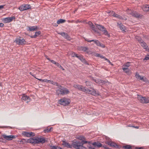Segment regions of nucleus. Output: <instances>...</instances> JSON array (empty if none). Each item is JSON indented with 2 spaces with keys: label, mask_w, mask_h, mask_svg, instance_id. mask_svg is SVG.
<instances>
[{
  "label": "nucleus",
  "mask_w": 149,
  "mask_h": 149,
  "mask_svg": "<svg viewBox=\"0 0 149 149\" xmlns=\"http://www.w3.org/2000/svg\"><path fill=\"white\" fill-rule=\"evenodd\" d=\"M51 84H52L55 85L56 86H58V83L56 82L53 81H51Z\"/></svg>",
  "instance_id": "a18cd8bd"
},
{
  "label": "nucleus",
  "mask_w": 149,
  "mask_h": 149,
  "mask_svg": "<svg viewBox=\"0 0 149 149\" xmlns=\"http://www.w3.org/2000/svg\"><path fill=\"white\" fill-rule=\"evenodd\" d=\"M69 93V91L68 89L66 88H63L62 95H66Z\"/></svg>",
  "instance_id": "5701e85b"
},
{
  "label": "nucleus",
  "mask_w": 149,
  "mask_h": 149,
  "mask_svg": "<svg viewBox=\"0 0 149 149\" xmlns=\"http://www.w3.org/2000/svg\"><path fill=\"white\" fill-rule=\"evenodd\" d=\"M142 9L144 11H149V5H146L145 6H143L142 7Z\"/></svg>",
  "instance_id": "4be33fe9"
},
{
  "label": "nucleus",
  "mask_w": 149,
  "mask_h": 149,
  "mask_svg": "<svg viewBox=\"0 0 149 149\" xmlns=\"http://www.w3.org/2000/svg\"><path fill=\"white\" fill-rule=\"evenodd\" d=\"M57 66L59 67V66H60V65L58 63L56 62V64H55Z\"/></svg>",
  "instance_id": "052dcab7"
},
{
  "label": "nucleus",
  "mask_w": 149,
  "mask_h": 149,
  "mask_svg": "<svg viewBox=\"0 0 149 149\" xmlns=\"http://www.w3.org/2000/svg\"><path fill=\"white\" fill-rule=\"evenodd\" d=\"M100 57L101 58H104V56H103L102 55H101Z\"/></svg>",
  "instance_id": "69168bd1"
},
{
  "label": "nucleus",
  "mask_w": 149,
  "mask_h": 149,
  "mask_svg": "<svg viewBox=\"0 0 149 149\" xmlns=\"http://www.w3.org/2000/svg\"><path fill=\"white\" fill-rule=\"evenodd\" d=\"M86 88V87H84L82 85H81L79 90L85 92Z\"/></svg>",
  "instance_id": "c85d7f7f"
},
{
  "label": "nucleus",
  "mask_w": 149,
  "mask_h": 149,
  "mask_svg": "<svg viewBox=\"0 0 149 149\" xmlns=\"http://www.w3.org/2000/svg\"><path fill=\"white\" fill-rule=\"evenodd\" d=\"M65 22V20L62 19H60L58 20L57 22V23L58 24H60L61 23H62Z\"/></svg>",
  "instance_id": "7c9ffc66"
},
{
  "label": "nucleus",
  "mask_w": 149,
  "mask_h": 149,
  "mask_svg": "<svg viewBox=\"0 0 149 149\" xmlns=\"http://www.w3.org/2000/svg\"><path fill=\"white\" fill-rule=\"evenodd\" d=\"M14 42L18 45H25L27 44V42L24 39L20 37L16 38Z\"/></svg>",
  "instance_id": "39448f33"
},
{
  "label": "nucleus",
  "mask_w": 149,
  "mask_h": 149,
  "mask_svg": "<svg viewBox=\"0 0 149 149\" xmlns=\"http://www.w3.org/2000/svg\"><path fill=\"white\" fill-rule=\"evenodd\" d=\"M13 18V17H8L4 19L3 20L6 23H8L12 21Z\"/></svg>",
  "instance_id": "412c9836"
},
{
  "label": "nucleus",
  "mask_w": 149,
  "mask_h": 149,
  "mask_svg": "<svg viewBox=\"0 0 149 149\" xmlns=\"http://www.w3.org/2000/svg\"><path fill=\"white\" fill-rule=\"evenodd\" d=\"M72 57H77L82 61L84 60V59H83V58L81 56H78V54L74 53V52H73L72 53Z\"/></svg>",
  "instance_id": "f3484780"
},
{
  "label": "nucleus",
  "mask_w": 149,
  "mask_h": 149,
  "mask_svg": "<svg viewBox=\"0 0 149 149\" xmlns=\"http://www.w3.org/2000/svg\"><path fill=\"white\" fill-rule=\"evenodd\" d=\"M135 149H142V147H136L135 148Z\"/></svg>",
  "instance_id": "0e129e2a"
},
{
  "label": "nucleus",
  "mask_w": 149,
  "mask_h": 149,
  "mask_svg": "<svg viewBox=\"0 0 149 149\" xmlns=\"http://www.w3.org/2000/svg\"><path fill=\"white\" fill-rule=\"evenodd\" d=\"M93 80L97 83L101 84V80L99 79H93Z\"/></svg>",
  "instance_id": "72a5a7b5"
},
{
  "label": "nucleus",
  "mask_w": 149,
  "mask_h": 149,
  "mask_svg": "<svg viewBox=\"0 0 149 149\" xmlns=\"http://www.w3.org/2000/svg\"><path fill=\"white\" fill-rule=\"evenodd\" d=\"M1 139L0 140V142L5 143L6 142V141H11L13 139L16 137V136L14 135H10L7 136L6 134H3L1 135Z\"/></svg>",
  "instance_id": "7ed1b4c3"
},
{
  "label": "nucleus",
  "mask_w": 149,
  "mask_h": 149,
  "mask_svg": "<svg viewBox=\"0 0 149 149\" xmlns=\"http://www.w3.org/2000/svg\"><path fill=\"white\" fill-rule=\"evenodd\" d=\"M59 68L63 70H64V69L62 67L61 65H60V66H59Z\"/></svg>",
  "instance_id": "6e6d98bb"
},
{
  "label": "nucleus",
  "mask_w": 149,
  "mask_h": 149,
  "mask_svg": "<svg viewBox=\"0 0 149 149\" xmlns=\"http://www.w3.org/2000/svg\"><path fill=\"white\" fill-rule=\"evenodd\" d=\"M118 25L120 30L123 31H125L126 28L125 26L121 23H117Z\"/></svg>",
  "instance_id": "dca6fc26"
},
{
  "label": "nucleus",
  "mask_w": 149,
  "mask_h": 149,
  "mask_svg": "<svg viewBox=\"0 0 149 149\" xmlns=\"http://www.w3.org/2000/svg\"><path fill=\"white\" fill-rule=\"evenodd\" d=\"M58 102L61 104L63 106H66L70 103L69 100L65 98H63L59 100Z\"/></svg>",
  "instance_id": "6e6552de"
},
{
  "label": "nucleus",
  "mask_w": 149,
  "mask_h": 149,
  "mask_svg": "<svg viewBox=\"0 0 149 149\" xmlns=\"http://www.w3.org/2000/svg\"><path fill=\"white\" fill-rule=\"evenodd\" d=\"M58 89H62V88H61L62 86H60V85H58Z\"/></svg>",
  "instance_id": "e2e57ef3"
},
{
  "label": "nucleus",
  "mask_w": 149,
  "mask_h": 149,
  "mask_svg": "<svg viewBox=\"0 0 149 149\" xmlns=\"http://www.w3.org/2000/svg\"><path fill=\"white\" fill-rule=\"evenodd\" d=\"M100 55L99 54H98V53H97L96 55H95V56H96V57H100Z\"/></svg>",
  "instance_id": "864d4df0"
},
{
  "label": "nucleus",
  "mask_w": 149,
  "mask_h": 149,
  "mask_svg": "<svg viewBox=\"0 0 149 149\" xmlns=\"http://www.w3.org/2000/svg\"><path fill=\"white\" fill-rule=\"evenodd\" d=\"M52 127H50L49 128H47V129L45 130H44V132L45 133H46L47 132H49L52 131Z\"/></svg>",
  "instance_id": "f704fd0d"
},
{
  "label": "nucleus",
  "mask_w": 149,
  "mask_h": 149,
  "mask_svg": "<svg viewBox=\"0 0 149 149\" xmlns=\"http://www.w3.org/2000/svg\"><path fill=\"white\" fill-rule=\"evenodd\" d=\"M144 102L143 103H149V97H145V99H144Z\"/></svg>",
  "instance_id": "c9c22d12"
},
{
  "label": "nucleus",
  "mask_w": 149,
  "mask_h": 149,
  "mask_svg": "<svg viewBox=\"0 0 149 149\" xmlns=\"http://www.w3.org/2000/svg\"><path fill=\"white\" fill-rule=\"evenodd\" d=\"M123 71L125 73H127L130 71V69L128 68L123 67L122 68Z\"/></svg>",
  "instance_id": "cd10ccee"
},
{
  "label": "nucleus",
  "mask_w": 149,
  "mask_h": 149,
  "mask_svg": "<svg viewBox=\"0 0 149 149\" xmlns=\"http://www.w3.org/2000/svg\"><path fill=\"white\" fill-rule=\"evenodd\" d=\"M38 79L40 81H44L45 82H47L48 81V80H47L46 79Z\"/></svg>",
  "instance_id": "c03bdc74"
},
{
  "label": "nucleus",
  "mask_w": 149,
  "mask_h": 149,
  "mask_svg": "<svg viewBox=\"0 0 149 149\" xmlns=\"http://www.w3.org/2000/svg\"><path fill=\"white\" fill-rule=\"evenodd\" d=\"M149 59V57L148 56H146L144 60H148Z\"/></svg>",
  "instance_id": "4d7b16f0"
},
{
  "label": "nucleus",
  "mask_w": 149,
  "mask_h": 149,
  "mask_svg": "<svg viewBox=\"0 0 149 149\" xmlns=\"http://www.w3.org/2000/svg\"><path fill=\"white\" fill-rule=\"evenodd\" d=\"M81 85L78 84H74L73 85V87L79 90L80 87Z\"/></svg>",
  "instance_id": "2f4dec72"
},
{
  "label": "nucleus",
  "mask_w": 149,
  "mask_h": 149,
  "mask_svg": "<svg viewBox=\"0 0 149 149\" xmlns=\"http://www.w3.org/2000/svg\"><path fill=\"white\" fill-rule=\"evenodd\" d=\"M82 50H83V51H86L87 50V48L86 47H83V48H82Z\"/></svg>",
  "instance_id": "3c124183"
},
{
  "label": "nucleus",
  "mask_w": 149,
  "mask_h": 149,
  "mask_svg": "<svg viewBox=\"0 0 149 149\" xmlns=\"http://www.w3.org/2000/svg\"><path fill=\"white\" fill-rule=\"evenodd\" d=\"M88 24L90 26H92V25L93 24L92 23V22H88Z\"/></svg>",
  "instance_id": "603ef678"
},
{
  "label": "nucleus",
  "mask_w": 149,
  "mask_h": 149,
  "mask_svg": "<svg viewBox=\"0 0 149 149\" xmlns=\"http://www.w3.org/2000/svg\"><path fill=\"white\" fill-rule=\"evenodd\" d=\"M91 29L92 30L94 31H95V26L93 24L92 25V26H90Z\"/></svg>",
  "instance_id": "79ce46f5"
},
{
  "label": "nucleus",
  "mask_w": 149,
  "mask_h": 149,
  "mask_svg": "<svg viewBox=\"0 0 149 149\" xmlns=\"http://www.w3.org/2000/svg\"><path fill=\"white\" fill-rule=\"evenodd\" d=\"M99 46L101 47L102 48H104L105 47V46L104 45H103L102 44H101L100 43V44L99 45Z\"/></svg>",
  "instance_id": "de8ad7c7"
},
{
  "label": "nucleus",
  "mask_w": 149,
  "mask_h": 149,
  "mask_svg": "<svg viewBox=\"0 0 149 149\" xmlns=\"http://www.w3.org/2000/svg\"><path fill=\"white\" fill-rule=\"evenodd\" d=\"M21 143L23 144L25 143H43L45 142V140L44 138L40 137H35L30 138L26 140L24 139H22L19 141Z\"/></svg>",
  "instance_id": "f257e3e1"
},
{
  "label": "nucleus",
  "mask_w": 149,
  "mask_h": 149,
  "mask_svg": "<svg viewBox=\"0 0 149 149\" xmlns=\"http://www.w3.org/2000/svg\"><path fill=\"white\" fill-rule=\"evenodd\" d=\"M31 8V6L30 5L24 4L21 6L19 8L20 11H23Z\"/></svg>",
  "instance_id": "1a4fd4ad"
},
{
  "label": "nucleus",
  "mask_w": 149,
  "mask_h": 149,
  "mask_svg": "<svg viewBox=\"0 0 149 149\" xmlns=\"http://www.w3.org/2000/svg\"><path fill=\"white\" fill-rule=\"evenodd\" d=\"M29 30L30 31H33L37 30L38 28L36 26H33L29 27Z\"/></svg>",
  "instance_id": "393cba45"
},
{
  "label": "nucleus",
  "mask_w": 149,
  "mask_h": 149,
  "mask_svg": "<svg viewBox=\"0 0 149 149\" xmlns=\"http://www.w3.org/2000/svg\"><path fill=\"white\" fill-rule=\"evenodd\" d=\"M135 38L137 40L139 41V43L140 40H142L140 37L138 36H136L135 37Z\"/></svg>",
  "instance_id": "37998d69"
},
{
  "label": "nucleus",
  "mask_w": 149,
  "mask_h": 149,
  "mask_svg": "<svg viewBox=\"0 0 149 149\" xmlns=\"http://www.w3.org/2000/svg\"><path fill=\"white\" fill-rule=\"evenodd\" d=\"M122 148L124 149H132V146L128 145H126L123 146Z\"/></svg>",
  "instance_id": "bb28decb"
},
{
  "label": "nucleus",
  "mask_w": 149,
  "mask_h": 149,
  "mask_svg": "<svg viewBox=\"0 0 149 149\" xmlns=\"http://www.w3.org/2000/svg\"><path fill=\"white\" fill-rule=\"evenodd\" d=\"M140 43L141 45V46L143 47L144 49H147V48L148 47V46H147L146 43L144 42L142 40H140Z\"/></svg>",
  "instance_id": "6ab92c4d"
},
{
  "label": "nucleus",
  "mask_w": 149,
  "mask_h": 149,
  "mask_svg": "<svg viewBox=\"0 0 149 149\" xmlns=\"http://www.w3.org/2000/svg\"><path fill=\"white\" fill-rule=\"evenodd\" d=\"M114 15L115 17H116L118 19H123V17L121 16H120L119 15H118L116 14H115V15Z\"/></svg>",
  "instance_id": "e433bc0d"
},
{
  "label": "nucleus",
  "mask_w": 149,
  "mask_h": 149,
  "mask_svg": "<svg viewBox=\"0 0 149 149\" xmlns=\"http://www.w3.org/2000/svg\"><path fill=\"white\" fill-rule=\"evenodd\" d=\"M95 44L99 46V45L100 44V42L97 40V42H96Z\"/></svg>",
  "instance_id": "8fccbe9b"
},
{
  "label": "nucleus",
  "mask_w": 149,
  "mask_h": 149,
  "mask_svg": "<svg viewBox=\"0 0 149 149\" xmlns=\"http://www.w3.org/2000/svg\"><path fill=\"white\" fill-rule=\"evenodd\" d=\"M86 85L88 88L91 89L92 88L93 86L92 83L89 81H86Z\"/></svg>",
  "instance_id": "b1692460"
},
{
  "label": "nucleus",
  "mask_w": 149,
  "mask_h": 149,
  "mask_svg": "<svg viewBox=\"0 0 149 149\" xmlns=\"http://www.w3.org/2000/svg\"><path fill=\"white\" fill-rule=\"evenodd\" d=\"M63 89V88L61 89H58L56 90V93L58 95H62Z\"/></svg>",
  "instance_id": "c756f323"
},
{
  "label": "nucleus",
  "mask_w": 149,
  "mask_h": 149,
  "mask_svg": "<svg viewBox=\"0 0 149 149\" xmlns=\"http://www.w3.org/2000/svg\"><path fill=\"white\" fill-rule=\"evenodd\" d=\"M92 145L94 146L95 147H97L99 148L100 147H102V144L98 142H95L92 143Z\"/></svg>",
  "instance_id": "aec40b11"
},
{
  "label": "nucleus",
  "mask_w": 149,
  "mask_h": 149,
  "mask_svg": "<svg viewBox=\"0 0 149 149\" xmlns=\"http://www.w3.org/2000/svg\"><path fill=\"white\" fill-rule=\"evenodd\" d=\"M50 61L52 63L56 64V62H55V61L53 60H50Z\"/></svg>",
  "instance_id": "09e8293b"
},
{
  "label": "nucleus",
  "mask_w": 149,
  "mask_h": 149,
  "mask_svg": "<svg viewBox=\"0 0 149 149\" xmlns=\"http://www.w3.org/2000/svg\"><path fill=\"white\" fill-rule=\"evenodd\" d=\"M92 90H91L87 88H86V91L85 92H86L87 93L91 94L92 95H94V96H97L99 95L98 93V92L97 91H95L94 89H93V88Z\"/></svg>",
  "instance_id": "0eeeda50"
},
{
  "label": "nucleus",
  "mask_w": 149,
  "mask_h": 149,
  "mask_svg": "<svg viewBox=\"0 0 149 149\" xmlns=\"http://www.w3.org/2000/svg\"><path fill=\"white\" fill-rule=\"evenodd\" d=\"M78 138L79 140H82V141L83 140H84L85 139V138H84V136H79L78 137Z\"/></svg>",
  "instance_id": "ea45409f"
},
{
  "label": "nucleus",
  "mask_w": 149,
  "mask_h": 149,
  "mask_svg": "<svg viewBox=\"0 0 149 149\" xmlns=\"http://www.w3.org/2000/svg\"><path fill=\"white\" fill-rule=\"evenodd\" d=\"M103 59H104L106 61H107V60H108V59L106 58L105 57H104V58Z\"/></svg>",
  "instance_id": "338daca9"
},
{
  "label": "nucleus",
  "mask_w": 149,
  "mask_h": 149,
  "mask_svg": "<svg viewBox=\"0 0 149 149\" xmlns=\"http://www.w3.org/2000/svg\"><path fill=\"white\" fill-rule=\"evenodd\" d=\"M135 77L139 80H142L144 82H147L148 79L144 77H141L139 74H136L135 75Z\"/></svg>",
  "instance_id": "f8f14e48"
},
{
  "label": "nucleus",
  "mask_w": 149,
  "mask_h": 149,
  "mask_svg": "<svg viewBox=\"0 0 149 149\" xmlns=\"http://www.w3.org/2000/svg\"><path fill=\"white\" fill-rule=\"evenodd\" d=\"M88 148L89 149H95V148L92 146H89Z\"/></svg>",
  "instance_id": "bf43d9fd"
},
{
  "label": "nucleus",
  "mask_w": 149,
  "mask_h": 149,
  "mask_svg": "<svg viewBox=\"0 0 149 149\" xmlns=\"http://www.w3.org/2000/svg\"><path fill=\"white\" fill-rule=\"evenodd\" d=\"M22 134L24 136L28 137L35 136V134L33 132H27L25 131L22 132Z\"/></svg>",
  "instance_id": "9d476101"
},
{
  "label": "nucleus",
  "mask_w": 149,
  "mask_h": 149,
  "mask_svg": "<svg viewBox=\"0 0 149 149\" xmlns=\"http://www.w3.org/2000/svg\"><path fill=\"white\" fill-rule=\"evenodd\" d=\"M58 34L61 35L63 37L67 39L68 40H70V38L67 34V33L64 32H61L58 33Z\"/></svg>",
  "instance_id": "2eb2a0df"
},
{
  "label": "nucleus",
  "mask_w": 149,
  "mask_h": 149,
  "mask_svg": "<svg viewBox=\"0 0 149 149\" xmlns=\"http://www.w3.org/2000/svg\"><path fill=\"white\" fill-rule=\"evenodd\" d=\"M40 33L41 32L40 31L36 32H35V34L33 36H31V37L32 38H36L38 36L40 35Z\"/></svg>",
  "instance_id": "a878e982"
},
{
  "label": "nucleus",
  "mask_w": 149,
  "mask_h": 149,
  "mask_svg": "<svg viewBox=\"0 0 149 149\" xmlns=\"http://www.w3.org/2000/svg\"><path fill=\"white\" fill-rule=\"evenodd\" d=\"M96 27L100 30L102 31L103 32V33L105 35L108 37H109L110 35L108 33L107 31L105 28L104 27L101 25L95 24Z\"/></svg>",
  "instance_id": "423d86ee"
},
{
  "label": "nucleus",
  "mask_w": 149,
  "mask_h": 149,
  "mask_svg": "<svg viewBox=\"0 0 149 149\" xmlns=\"http://www.w3.org/2000/svg\"><path fill=\"white\" fill-rule=\"evenodd\" d=\"M127 12L128 14L131 15L132 16L136 17L139 18L142 16V15L137 12L134 11L133 10L128 9L127 10Z\"/></svg>",
  "instance_id": "20e7f679"
},
{
  "label": "nucleus",
  "mask_w": 149,
  "mask_h": 149,
  "mask_svg": "<svg viewBox=\"0 0 149 149\" xmlns=\"http://www.w3.org/2000/svg\"><path fill=\"white\" fill-rule=\"evenodd\" d=\"M85 40L88 42H93L95 44L96 43V42H97V40H86V39H85Z\"/></svg>",
  "instance_id": "58836bf2"
},
{
  "label": "nucleus",
  "mask_w": 149,
  "mask_h": 149,
  "mask_svg": "<svg viewBox=\"0 0 149 149\" xmlns=\"http://www.w3.org/2000/svg\"><path fill=\"white\" fill-rule=\"evenodd\" d=\"M107 143L112 147L116 148L118 149L121 148V147L120 146L118 145L116 143L112 141L108 142Z\"/></svg>",
  "instance_id": "9b49d317"
},
{
  "label": "nucleus",
  "mask_w": 149,
  "mask_h": 149,
  "mask_svg": "<svg viewBox=\"0 0 149 149\" xmlns=\"http://www.w3.org/2000/svg\"><path fill=\"white\" fill-rule=\"evenodd\" d=\"M91 29L92 30L94 31H95V26L93 24L92 25V26H90Z\"/></svg>",
  "instance_id": "a19ab883"
},
{
  "label": "nucleus",
  "mask_w": 149,
  "mask_h": 149,
  "mask_svg": "<svg viewBox=\"0 0 149 149\" xmlns=\"http://www.w3.org/2000/svg\"><path fill=\"white\" fill-rule=\"evenodd\" d=\"M130 62H127L126 63L124 64V65L123 66V67L128 68L130 65Z\"/></svg>",
  "instance_id": "473e14b6"
},
{
  "label": "nucleus",
  "mask_w": 149,
  "mask_h": 149,
  "mask_svg": "<svg viewBox=\"0 0 149 149\" xmlns=\"http://www.w3.org/2000/svg\"><path fill=\"white\" fill-rule=\"evenodd\" d=\"M108 13H110V15L113 16L114 17V15H115V14H116L114 12L112 11L109 12H108Z\"/></svg>",
  "instance_id": "4c0bfd02"
},
{
  "label": "nucleus",
  "mask_w": 149,
  "mask_h": 149,
  "mask_svg": "<svg viewBox=\"0 0 149 149\" xmlns=\"http://www.w3.org/2000/svg\"><path fill=\"white\" fill-rule=\"evenodd\" d=\"M57 149H62L59 147H57Z\"/></svg>",
  "instance_id": "774afa93"
},
{
  "label": "nucleus",
  "mask_w": 149,
  "mask_h": 149,
  "mask_svg": "<svg viewBox=\"0 0 149 149\" xmlns=\"http://www.w3.org/2000/svg\"><path fill=\"white\" fill-rule=\"evenodd\" d=\"M63 145L68 148H72L73 146V143L72 145H70V144L65 141H63Z\"/></svg>",
  "instance_id": "4468645a"
},
{
  "label": "nucleus",
  "mask_w": 149,
  "mask_h": 149,
  "mask_svg": "<svg viewBox=\"0 0 149 149\" xmlns=\"http://www.w3.org/2000/svg\"><path fill=\"white\" fill-rule=\"evenodd\" d=\"M88 142L86 141H82L81 142L76 141L73 142V147L76 149H86V147L83 146L84 144Z\"/></svg>",
  "instance_id": "f03ea898"
},
{
  "label": "nucleus",
  "mask_w": 149,
  "mask_h": 149,
  "mask_svg": "<svg viewBox=\"0 0 149 149\" xmlns=\"http://www.w3.org/2000/svg\"><path fill=\"white\" fill-rule=\"evenodd\" d=\"M107 81H104L103 80H101V84H105V83H107Z\"/></svg>",
  "instance_id": "49530a36"
},
{
  "label": "nucleus",
  "mask_w": 149,
  "mask_h": 149,
  "mask_svg": "<svg viewBox=\"0 0 149 149\" xmlns=\"http://www.w3.org/2000/svg\"><path fill=\"white\" fill-rule=\"evenodd\" d=\"M4 26V24L2 23H0V26L3 27Z\"/></svg>",
  "instance_id": "13d9d810"
},
{
  "label": "nucleus",
  "mask_w": 149,
  "mask_h": 149,
  "mask_svg": "<svg viewBox=\"0 0 149 149\" xmlns=\"http://www.w3.org/2000/svg\"><path fill=\"white\" fill-rule=\"evenodd\" d=\"M138 99L139 102L141 103H143L144 102V99H145V97H143L141 95H138Z\"/></svg>",
  "instance_id": "a211bd4d"
},
{
  "label": "nucleus",
  "mask_w": 149,
  "mask_h": 149,
  "mask_svg": "<svg viewBox=\"0 0 149 149\" xmlns=\"http://www.w3.org/2000/svg\"><path fill=\"white\" fill-rule=\"evenodd\" d=\"M22 101H26V102L28 103L30 101V98L28 96L23 94L22 98Z\"/></svg>",
  "instance_id": "ddd939ff"
},
{
  "label": "nucleus",
  "mask_w": 149,
  "mask_h": 149,
  "mask_svg": "<svg viewBox=\"0 0 149 149\" xmlns=\"http://www.w3.org/2000/svg\"><path fill=\"white\" fill-rule=\"evenodd\" d=\"M4 6L3 5H0V9L3 8Z\"/></svg>",
  "instance_id": "680f3d73"
},
{
  "label": "nucleus",
  "mask_w": 149,
  "mask_h": 149,
  "mask_svg": "<svg viewBox=\"0 0 149 149\" xmlns=\"http://www.w3.org/2000/svg\"><path fill=\"white\" fill-rule=\"evenodd\" d=\"M52 149H57V147L53 146L52 147Z\"/></svg>",
  "instance_id": "5fc2aeb1"
}]
</instances>
